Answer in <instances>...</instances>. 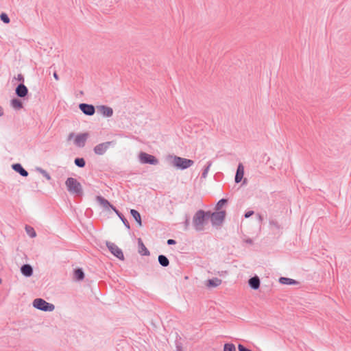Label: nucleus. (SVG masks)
<instances>
[{
    "label": "nucleus",
    "mask_w": 351,
    "mask_h": 351,
    "mask_svg": "<svg viewBox=\"0 0 351 351\" xmlns=\"http://www.w3.org/2000/svg\"><path fill=\"white\" fill-rule=\"evenodd\" d=\"M68 191L74 194L82 195V189L80 183L73 178H69L66 182Z\"/></svg>",
    "instance_id": "1"
},
{
    "label": "nucleus",
    "mask_w": 351,
    "mask_h": 351,
    "mask_svg": "<svg viewBox=\"0 0 351 351\" xmlns=\"http://www.w3.org/2000/svg\"><path fill=\"white\" fill-rule=\"evenodd\" d=\"M206 213L203 210L197 211L193 217V224L197 230L203 229L206 221Z\"/></svg>",
    "instance_id": "2"
},
{
    "label": "nucleus",
    "mask_w": 351,
    "mask_h": 351,
    "mask_svg": "<svg viewBox=\"0 0 351 351\" xmlns=\"http://www.w3.org/2000/svg\"><path fill=\"white\" fill-rule=\"evenodd\" d=\"M193 161L189 159L174 156L173 158V165L178 169H184L193 165Z\"/></svg>",
    "instance_id": "3"
},
{
    "label": "nucleus",
    "mask_w": 351,
    "mask_h": 351,
    "mask_svg": "<svg viewBox=\"0 0 351 351\" xmlns=\"http://www.w3.org/2000/svg\"><path fill=\"white\" fill-rule=\"evenodd\" d=\"M33 305L35 308L45 311H52L54 309L53 304H49L41 298L35 299Z\"/></svg>",
    "instance_id": "4"
},
{
    "label": "nucleus",
    "mask_w": 351,
    "mask_h": 351,
    "mask_svg": "<svg viewBox=\"0 0 351 351\" xmlns=\"http://www.w3.org/2000/svg\"><path fill=\"white\" fill-rule=\"evenodd\" d=\"M88 134L87 133L80 134L75 136L74 134L71 133L69 136V140H71L75 137L74 143L78 147H84Z\"/></svg>",
    "instance_id": "5"
},
{
    "label": "nucleus",
    "mask_w": 351,
    "mask_h": 351,
    "mask_svg": "<svg viewBox=\"0 0 351 351\" xmlns=\"http://www.w3.org/2000/svg\"><path fill=\"white\" fill-rule=\"evenodd\" d=\"M106 245L110 252L120 260H123L124 256L122 250L114 243L112 242H107Z\"/></svg>",
    "instance_id": "6"
},
{
    "label": "nucleus",
    "mask_w": 351,
    "mask_h": 351,
    "mask_svg": "<svg viewBox=\"0 0 351 351\" xmlns=\"http://www.w3.org/2000/svg\"><path fill=\"white\" fill-rule=\"evenodd\" d=\"M139 159L142 163H149L152 165H156L158 160L152 155L148 154L145 152H141L139 154Z\"/></svg>",
    "instance_id": "7"
},
{
    "label": "nucleus",
    "mask_w": 351,
    "mask_h": 351,
    "mask_svg": "<svg viewBox=\"0 0 351 351\" xmlns=\"http://www.w3.org/2000/svg\"><path fill=\"white\" fill-rule=\"evenodd\" d=\"M225 211H219L217 213H213L211 215V221L214 225H219L222 223L225 218Z\"/></svg>",
    "instance_id": "8"
},
{
    "label": "nucleus",
    "mask_w": 351,
    "mask_h": 351,
    "mask_svg": "<svg viewBox=\"0 0 351 351\" xmlns=\"http://www.w3.org/2000/svg\"><path fill=\"white\" fill-rule=\"evenodd\" d=\"M97 200L100 206H101L104 209L108 210L111 208L119 216H120L119 211L112 205H111L107 199L101 196H98L97 197Z\"/></svg>",
    "instance_id": "9"
},
{
    "label": "nucleus",
    "mask_w": 351,
    "mask_h": 351,
    "mask_svg": "<svg viewBox=\"0 0 351 351\" xmlns=\"http://www.w3.org/2000/svg\"><path fill=\"white\" fill-rule=\"evenodd\" d=\"M110 145V142L100 143L95 147L94 152L97 155H103L108 150Z\"/></svg>",
    "instance_id": "10"
},
{
    "label": "nucleus",
    "mask_w": 351,
    "mask_h": 351,
    "mask_svg": "<svg viewBox=\"0 0 351 351\" xmlns=\"http://www.w3.org/2000/svg\"><path fill=\"white\" fill-rule=\"evenodd\" d=\"M222 280L218 278L207 280L204 282V285L206 288H215L221 285Z\"/></svg>",
    "instance_id": "11"
},
{
    "label": "nucleus",
    "mask_w": 351,
    "mask_h": 351,
    "mask_svg": "<svg viewBox=\"0 0 351 351\" xmlns=\"http://www.w3.org/2000/svg\"><path fill=\"white\" fill-rule=\"evenodd\" d=\"M79 107L85 114L93 115L95 113V108L92 105L81 104Z\"/></svg>",
    "instance_id": "12"
},
{
    "label": "nucleus",
    "mask_w": 351,
    "mask_h": 351,
    "mask_svg": "<svg viewBox=\"0 0 351 351\" xmlns=\"http://www.w3.org/2000/svg\"><path fill=\"white\" fill-rule=\"evenodd\" d=\"M243 175H244V167L241 163H240L239 165L237 170V173H236V176H235V182L237 183L240 182L243 177Z\"/></svg>",
    "instance_id": "13"
},
{
    "label": "nucleus",
    "mask_w": 351,
    "mask_h": 351,
    "mask_svg": "<svg viewBox=\"0 0 351 351\" xmlns=\"http://www.w3.org/2000/svg\"><path fill=\"white\" fill-rule=\"evenodd\" d=\"M249 285L253 289H258L260 287V279L258 276L251 278L248 281Z\"/></svg>",
    "instance_id": "14"
},
{
    "label": "nucleus",
    "mask_w": 351,
    "mask_h": 351,
    "mask_svg": "<svg viewBox=\"0 0 351 351\" xmlns=\"http://www.w3.org/2000/svg\"><path fill=\"white\" fill-rule=\"evenodd\" d=\"M27 87L23 84L19 85L16 89V95L21 97H25L27 94Z\"/></svg>",
    "instance_id": "15"
},
{
    "label": "nucleus",
    "mask_w": 351,
    "mask_h": 351,
    "mask_svg": "<svg viewBox=\"0 0 351 351\" xmlns=\"http://www.w3.org/2000/svg\"><path fill=\"white\" fill-rule=\"evenodd\" d=\"M99 111L104 116L107 117H111L113 114L112 109L110 107H108V106H101L99 108Z\"/></svg>",
    "instance_id": "16"
},
{
    "label": "nucleus",
    "mask_w": 351,
    "mask_h": 351,
    "mask_svg": "<svg viewBox=\"0 0 351 351\" xmlns=\"http://www.w3.org/2000/svg\"><path fill=\"white\" fill-rule=\"evenodd\" d=\"M138 252L143 256H147L149 254V250L143 244L142 240L138 239Z\"/></svg>",
    "instance_id": "17"
},
{
    "label": "nucleus",
    "mask_w": 351,
    "mask_h": 351,
    "mask_svg": "<svg viewBox=\"0 0 351 351\" xmlns=\"http://www.w3.org/2000/svg\"><path fill=\"white\" fill-rule=\"evenodd\" d=\"M22 274L25 276H30L32 275V268L29 265H24L22 266L21 269Z\"/></svg>",
    "instance_id": "18"
},
{
    "label": "nucleus",
    "mask_w": 351,
    "mask_h": 351,
    "mask_svg": "<svg viewBox=\"0 0 351 351\" xmlns=\"http://www.w3.org/2000/svg\"><path fill=\"white\" fill-rule=\"evenodd\" d=\"M12 168L23 176H27L28 173L25 170L20 164H14L12 165Z\"/></svg>",
    "instance_id": "19"
},
{
    "label": "nucleus",
    "mask_w": 351,
    "mask_h": 351,
    "mask_svg": "<svg viewBox=\"0 0 351 351\" xmlns=\"http://www.w3.org/2000/svg\"><path fill=\"white\" fill-rule=\"evenodd\" d=\"M130 213L134 220L137 222L138 225L141 227L142 226V221L140 213L134 209H132L130 210Z\"/></svg>",
    "instance_id": "20"
},
{
    "label": "nucleus",
    "mask_w": 351,
    "mask_h": 351,
    "mask_svg": "<svg viewBox=\"0 0 351 351\" xmlns=\"http://www.w3.org/2000/svg\"><path fill=\"white\" fill-rule=\"evenodd\" d=\"M279 282L283 285H295V284H297V282L295 280L288 278H285V277L280 278Z\"/></svg>",
    "instance_id": "21"
},
{
    "label": "nucleus",
    "mask_w": 351,
    "mask_h": 351,
    "mask_svg": "<svg viewBox=\"0 0 351 351\" xmlns=\"http://www.w3.org/2000/svg\"><path fill=\"white\" fill-rule=\"evenodd\" d=\"M74 277L76 280H82L84 277L83 271L81 269H77L74 271Z\"/></svg>",
    "instance_id": "22"
},
{
    "label": "nucleus",
    "mask_w": 351,
    "mask_h": 351,
    "mask_svg": "<svg viewBox=\"0 0 351 351\" xmlns=\"http://www.w3.org/2000/svg\"><path fill=\"white\" fill-rule=\"evenodd\" d=\"M158 261H159L160 264L163 267L168 266V265L169 263L168 258L163 255H160L158 256Z\"/></svg>",
    "instance_id": "23"
},
{
    "label": "nucleus",
    "mask_w": 351,
    "mask_h": 351,
    "mask_svg": "<svg viewBox=\"0 0 351 351\" xmlns=\"http://www.w3.org/2000/svg\"><path fill=\"white\" fill-rule=\"evenodd\" d=\"M11 105L14 108L17 110L21 109L23 107L22 102L17 99H12Z\"/></svg>",
    "instance_id": "24"
},
{
    "label": "nucleus",
    "mask_w": 351,
    "mask_h": 351,
    "mask_svg": "<svg viewBox=\"0 0 351 351\" xmlns=\"http://www.w3.org/2000/svg\"><path fill=\"white\" fill-rule=\"evenodd\" d=\"M26 232L31 237H35L36 236V232L34 230L33 228L30 226H26L25 227Z\"/></svg>",
    "instance_id": "25"
},
{
    "label": "nucleus",
    "mask_w": 351,
    "mask_h": 351,
    "mask_svg": "<svg viewBox=\"0 0 351 351\" xmlns=\"http://www.w3.org/2000/svg\"><path fill=\"white\" fill-rule=\"evenodd\" d=\"M224 351H236L235 346L231 343H226L224 346Z\"/></svg>",
    "instance_id": "26"
},
{
    "label": "nucleus",
    "mask_w": 351,
    "mask_h": 351,
    "mask_svg": "<svg viewBox=\"0 0 351 351\" xmlns=\"http://www.w3.org/2000/svg\"><path fill=\"white\" fill-rule=\"evenodd\" d=\"M75 163L80 167H83L85 165V161L83 158H76L75 160Z\"/></svg>",
    "instance_id": "27"
},
{
    "label": "nucleus",
    "mask_w": 351,
    "mask_h": 351,
    "mask_svg": "<svg viewBox=\"0 0 351 351\" xmlns=\"http://www.w3.org/2000/svg\"><path fill=\"white\" fill-rule=\"evenodd\" d=\"M0 18L5 23H10V19L8 17V16L5 14V13H2L1 15H0Z\"/></svg>",
    "instance_id": "28"
},
{
    "label": "nucleus",
    "mask_w": 351,
    "mask_h": 351,
    "mask_svg": "<svg viewBox=\"0 0 351 351\" xmlns=\"http://www.w3.org/2000/svg\"><path fill=\"white\" fill-rule=\"evenodd\" d=\"M226 203V199H222L219 200V202L217 203L218 208H221Z\"/></svg>",
    "instance_id": "29"
},
{
    "label": "nucleus",
    "mask_w": 351,
    "mask_h": 351,
    "mask_svg": "<svg viewBox=\"0 0 351 351\" xmlns=\"http://www.w3.org/2000/svg\"><path fill=\"white\" fill-rule=\"evenodd\" d=\"M238 348H239V351H251V350L245 348L243 346H242L241 344L239 345Z\"/></svg>",
    "instance_id": "30"
},
{
    "label": "nucleus",
    "mask_w": 351,
    "mask_h": 351,
    "mask_svg": "<svg viewBox=\"0 0 351 351\" xmlns=\"http://www.w3.org/2000/svg\"><path fill=\"white\" fill-rule=\"evenodd\" d=\"M253 214H254V212H253V211H248V212H247V213H245V217L246 218H247V217H249L252 216Z\"/></svg>",
    "instance_id": "31"
},
{
    "label": "nucleus",
    "mask_w": 351,
    "mask_h": 351,
    "mask_svg": "<svg viewBox=\"0 0 351 351\" xmlns=\"http://www.w3.org/2000/svg\"><path fill=\"white\" fill-rule=\"evenodd\" d=\"M167 243L169 245H173V244H175L176 243V241L173 240V239H169L167 241Z\"/></svg>",
    "instance_id": "32"
},
{
    "label": "nucleus",
    "mask_w": 351,
    "mask_h": 351,
    "mask_svg": "<svg viewBox=\"0 0 351 351\" xmlns=\"http://www.w3.org/2000/svg\"><path fill=\"white\" fill-rule=\"evenodd\" d=\"M53 77L56 80H59V77H58V75L56 73H53Z\"/></svg>",
    "instance_id": "33"
},
{
    "label": "nucleus",
    "mask_w": 351,
    "mask_h": 351,
    "mask_svg": "<svg viewBox=\"0 0 351 351\" xmlns=\"http://www.w3.org/2000/svg\"><path fill=\"white\" fill-rule=\"evenodd\" d=\"M3 114V110L2 109V108L0 106V117L2 116Z\"/></svg>",
    "instance_id": "34"
}]
</instances>
